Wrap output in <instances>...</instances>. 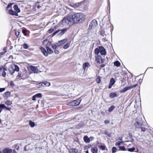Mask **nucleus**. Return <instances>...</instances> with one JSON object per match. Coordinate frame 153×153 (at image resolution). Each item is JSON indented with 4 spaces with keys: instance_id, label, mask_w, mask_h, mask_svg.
Returning a JSON list of instances; mask_svg holds the SVG:
<instances>
[{
    "instance_id": "cd10ccee",
    "label": "nucleus",
    "mask_w": 153,
    "mask_h": 153,
    "mask_svg": "<svg viewBox=\"0 0 153 153\" xmlns=\"http://www.w3.org/2000/svg\"><path fill=\"white\" fill-rule=\"evenodd\" d=\"M115 108L114 105H111L108 109V111L109 112H111Z\"/></svg>"
},
{
    "instance_id": "4d7b16f0",
    "label": "nucleus",
    "mask_w": 153,
    "mask_h": 153,
    "mask_svg": "<svg viewBox=\"0 0 153 153\" xmlns=\"http://www.w3.org/2000/svg\"><path fill=\"white\" fill-rule=\"evenodd\" d=\"M54 53L56 54H58L59 53V51L57 50H54Z\"/></svg>"
},
{
    "instance_id": "f704fd0d",
    "label": "nucleus",
    "mask_w": 153,
    "mask_h": 153,
    "mask_svg": "<svg viewBox=\"0 0 153 153\" xmlns=\"http://www.w3.org/2000/svg\"><path fill=\"white\" fill-rule=\"evenodd\" d=\"M98 61V63H102L104 61V59L101 58L100 60H98V59L97 60Z\"/></svg>"
},
{
    "instance_id": "ddd939ff",
    "label": "nucleus",
    "mask_w": 153,
    "mask_h": 153,
    "mask_svg": "<svg viewBox=\"0 0 153 153\" xmlns=\"http://www.w3.org/2000/svg\"><path fill=\"white\" fill-rule=\"evenodd\" d=\"M69 152L70 153H78V150L75 149H69Z\"/></svg>"
},
{
    "instance_id": "0e129e2a",
    "label": "nucleus",
    "mask_w": 153,
    "mask_h": 153,
    "mask_svg": "<svg viewBox=\"0 0 153 153\" xmlns=\"http://www.w3.org/2000/svg\"><path fill=\"white\" fill-rule=\"evenodd\" d=\"M6 50H4V51L2 52L1 53V54L2 55L6 53Z\"/></svg>"
},
{
    "instance_id": "9b49d317",
    "label": "nucleus",
    "mask_w": 153,
    "mask_h": 153,
    "mask_svg": "<svg viewBox=\"0 0 153 153\" xmlns=\"http://www.w3.org/2000/svg\"><path fill=\"white\" fill-rule=\"evenodd\" d=\"M3 153H12V150L9 148H5L3 149Z\"/></svg>"
},
{
    "instance_id": "39448f33",
    "label": "nucleus",
    "mask_w": 153,
    "mask_h": 153,
    "mask_svg": "<svg viewBox=\"0 0 153 153\" xmlns=\"http://www.w3.org/2000/svg\"><path fill=\"white\" fill-rule=\"evenodd\" d=\"M81 100V99H80L75 100L72 102H69L68 104V105L72 106H77L80 104Z\"/></svg>"
},
{
    "instance_id": "393cba45",
    "label": "nucleus",
    "mask_w": 153,
    "mask_h": 153,
    "mask_svg": "<svg viewBox=\"0 0 153 153\" xmlns=\"http://www.w3.org/2000/svg\"><path fill=\"white\" fill-rule=\"evenodd\" d=\"M114 65L118 67L120 66V63L118 61H116L114 62Z\"/></svg>"
},
{
    "instance_id": "e433bc0d",
    "label": "nucleus",
    "mask_w": 153,
    "mask_h": 153,
    "mask_svg": "<svg viewBox=\"0 0 153 153\" xmlns=\"http://www.w3.org/2000/svg\"><path fill=\"white\" fill-rule=\"evenodd\" d=\"M6 106L4 104H0V109H1L5 108Z\"/></svg>"
},
{
    "instance_id": "a19ab883",
    "label": "nucleus",
    "mask_w": 153,
    "mask_h": 153,
    "mask_svg": "<svg viewBox=\"0 0 153 153\" xmlns=\"http://www.w3.org/2000/svg\"><path fill=\"white\" fill-rule=\"evenodd\" d=\"M35 96L36 97H42V94L41 93H38L35 95Z\"/></svg>"
},
{
    "instance_id": "6ab92c4d",
    "label": "nucleus",
    "mask_w": 153,
    "mask_h": 153,
    "mask_svg": "<svg viewBox=\"0 0 153 153\" xmlns=\"http://www.w3.org/2000/svg\"><path fill=\"white\" fill-rule=\"evenodd\" d=\"M91 152L93 153H97L98 152V149L97 148L95 147H92L91 149Z\"/></svg>"
},
{
    "instance_id": "bf43d9fd",
    "label": "nucleus",
    "mask_w": 153,
    "mask_h": 153,
    "mask_svg": "<svg viewBox=\"0 0 153 153\" xmlns=\"http://www.w3.org/2000/svg\"><path fill=\"white\" fill-rule=\"evenodd\" d=\"M104 123L105 124H108L109 123V121L108 120H105V121Z\"/></svg>"
},
{
    "instance_id": "c9c22d12",
    "label": "nucleus",
    "mask_w": 153,
    "mask_h": 153,
    "mask_svg": "<svg viewBox=\"0 0 153 153\" xmlns=\"http://www.w3.org/2000/svg\"><path fill=\"white\" fill-rule=\"evenodd\" d=\"M5 103L7 105H11V102L9 100H8Z\"/></svg>"
},
{
    "instance_id": "13d9d810",
    "label": "nucleus",
    "mask_w": 153,
    "mask_h": 153,
    "mask_svg": "<svg viewBox=\"0 0 153 153\" xmlns=\"http://www.w3.org/2000/svg\"><path fill=\"white\" fill-rule=\"evenodd\" d=\"M21 76V74L20 73H19L18 75L17 76V78H19Z\"/></svg>"
},
{
    "instance_id": "c756f323",
    "label": "nucleus",
    "mask_w": 153,
    "mask_h": 153,
    "mask_svg": "<svg viewBox=\"0 0 153 153\" xmlns=\"http://www.w3.org/2000/svg\"><path fill=\"white\" fill-rule=\"evenodd\" d=\"M29 125H30V126L32 127H33L35 126L34 123L32 122L31 120L29 121Z\"/></svg>"
},
{
    "instance_id": "473e14b6",
    "label": "nucleus",
    "mask_w": 153,
    "mask_h": 153,
    "mask_svg": "<svg viewBox=\"0 0 153 153\" xmlns=\"http://www.w3.org/2000/svg\"><path fill=\"white\" fill-rule=\"evenodd\" d=\"M79 4L78 3H76L74 4H73L71 5V6L74 8H76L78 7L79 6Z\"/></svg>"
},
{
    "instance_id": "338daca9",
    "label": "nucleus",
    "mask_w": 153,
    "mask_h": 153,
    "mask_svg": "<svg viewBox=\"0 0 153 153\" xmlns=\"http://www.w3.org/2000/svg\"><path fill=\"white\" fill-rule=\"evenodd\" d=\"M105 66V65L104 64H102L100 65V67L102 68H103Z\"/></svg>"
},
{
    "instance_id": "de8ad7c7",
    "label": "nucleus",
    "mask_w": 153,
    "mask_h": 153,
    "mask_svg": "<svg viewBox=\"0 0 153 153\" xmlns=\"http://www.w3.org/2000/svg\"><path fill=\"white\" fill-rule=\"evenodd\" d=\"M54 31V29L53 28H51L48 30V32L49 33H51Z\"/></svg>"
},
{
    "instance_id": "680f3d73",
    "label": "nucleus",
    "mask_w": 153,
    "mask_h": 153,
    "mask_svg": "<svg viewBox=\"0 0 153 153\" xmlns=\"http://www.w3.org/2000/svg\"><path fill=\"white\" fill-rule=\"evenodd\" d=\"M89 138L90 139V141L93 140L94 139V138L93 137H91L90 138Z\"/></svg>"
},
{
    "instance_id": "3c124183",
    "label": "nucleus",
    "mask_w": 153,
    "mask_h": 153,
    "mask_svg": "<svg viewBox=\"0 0 153 153\" xmlns=\"http://www.w3.org/2000/svg\"><path fill=\"white\" fill-rule=\"evenodd\" d=\"M140 128H141V131H145V128L141 126Z\"/></svg>"
},
{
    "instance_id": "5fc2aeb1",
    "label": "nucleus",
    "mask_w": 153,
    "mask_h": 153,
    "mask_svg": "<svg viewBox=\"0 0 153 153\" xmlns=\"http://www.w3.org/2000/svg\"><path fill=\"white\" fill-rule=\"evenodd\" d=\"M10 86H13L14 85V84L13 81H11L10 83Z\"/></svg>"
},
{
    "instance_id": "58836bf2",
    "label": "nucleus",
    "mask_w": 153,
    "mask_h": 153,
    "mask_svg": "<svg viewBox=\"0 0 153 153\" xmlns=\"http://www.w3.org/2000/svg\"><path fill=\"white\" fill-rule=\"evenodd\" d=\"M60 31V30H58L56 31L55 32H54L52 34V36H54L57 33H58V32H59V31Z\"/></svg>"
},
{
    "instance_id": "c03bdc74",
    "label": "nucleus",
    "mask_w": 153,
    "mask_h": 153,
    "mask_svg": "<svg viewBox=\"0 0 153 153\" xmlns=\"http://www.w3.org/2000/svg\"><path fill=\"white\" fill-rule=\"evenodd\" d=\"M23 46L24 48L25 49H27L28 48V46L26 44H25V43L23 45Z\"/></svg>"
},
{
    "instance_id": "2eb2a0df",
    "label": "nucleus",
    "mask_w": 153,
    "mask_h": 153,
    "mask_svg": "<svg viewBox=\"0 0 153 153\" xmlns=\"http://www.w3.org/2000/svg\"><path fill=\"white\" fill-rule=\"evenodd\" d=\"M13 8L15 11L17 13L20 12V10L18 8V6L17 5L15 4L13 6Z\"/></svg>"
},
{
    "instance_id": "f03ea898",
    "label": "nucleus",
    "mask_w": 153,
    "mask_h": 153,
    "mask_svg": "<svg viewBox=\"0 0 153 153\" xmlns=\"http://www.w3.org/2000/svg\"><path fill=\"white\" fill-rule=\"evenodd\" d=\"M72 15L75 23H81L85 19V16L82 13H73Z\"/></svg>"
},
{
    "instance_id": "c85d7f7f",
    "label": "nucleus",
    "mask_w": 153,
    "mask_h": 153,
    "mask_svg": "<svg viewBox=\"0 0 153 153\" xmlns=\"http://www.w3.org/2000/svg\"><path fill=\"white\" fill-rule=\"evenodd\" d=\"M94 53L98 55L99 53H100V50L99 48H96L94 51Z\"/></svg>"
},
{
    "instance_id": "423d86ee",
    "label": "nucleus",
    "mask_w": 153,
    "mask_h": 153,
    "mask_svg": "<svg viewBox=\"0 0 153 153\" xmlns=\"http://www.w3.org/2000/svg\"><path fill=\"white\" fill-rule=\"evenodd\" d=\"M97 25V20L96 19H93L91 22L88 27V29H91L96 27Z\"/></svg>"
},
{
    "instance_id": "f257e3e1",
    "label": "nucleus",
    "mask_w": 153,
    "mask_h": 153,
    "mask_svg": "<svg viewBox=\"0 0 153 153\" xmlns=\"http://www.w3.org/2000/svg\"><path fill=\"white\" fill-rule=\"evenodd\" d=\"M75 23L72 14H70L68 16L64 17L63 19L62 24L64 26H71Z\"/></svg>"
},
{
    "instance_id": "79ce46f5",
    "label": "nucleus",
    "mask_w": 153,
    "mask_h": 153,
    "mask_svg": "<svg viewBox=\"0 0 153 153\" xmlns=\"http://www.w3.org/2000/svg\"><path fill=\"white\" fill-rule=\"evenodd\" d=\"M119 148H120V150L122 151H125L126 150L125 148V147L123 146H120L119 147Z\"/></svg>"
},
{
    "instance_id": "0eeeda50",
    "label": "nucleus",
    "mask_w": 153,
    "mask_h": 153,
    "mask_svg": "<svg viewBox=\"0 0 153 153\" xmlns=\"http://www.w3.org/2000/svg\"><path fill=\"white\" fill-rule=\"evenodd\" d=\"M99 48L100 49V53L102 55H106V52L105 49L102 46H100L99 47Z\"/></svg>"
},
{
    "instance_id": "a211bd4d",
    "label": "nucleus",
    "mask_w": 153,
    "mask_h": 153,
    "mask_svg": "<svg viewBox=\"0 0 153 153\" xmlns=\"http://www.w3.org/2000/svg\"><path fill=\"white\" fill-rule=\"evenodd\" d=\"M84 141L87 143H89L90 142V139L87 136H85L83 137Z\"/></svg>"
},
{
    "instance_id": "aec40b11",
    "label": "nucleus",
    "mask_w": 153,
    "mask_h": 153,
    "mask_svg": "<svg viewBox=\"0 0 153 153\" xmlns=\"http://www.w3.org/2000/svg\"><path fill=\"white\" fill-rule=\"evenodd\" d=\"M46 48L47 50L48 53L49 54H51L53 53V51L48 46H47L46 47Z\"/></svg>"
},
{
    "instance_id": "2f4dec72",
    "label": "nucleus",
    "mask_w": 153,
    "mask_h": 153,
    "mask_svg": "<svg viewBox=\"0 0 153 153\" xmlns=\"http://www.w3.org/2000/svg\"><path fill=\"white\" fill-rule=\"evenodd\" d=\"M95 58L96 61L98 62V61L97 60L98 59V60H100L102 58L100 56L97 55L95 56Z\"/></svg>"
},
{
    "instance_id": "72a5a7b5",
    "label": "nucleus",
    "mask_w": 153,
    "mask_h": 153,
    "mask_svg": "<svg viewBox=\"0 0 153 153\" xmlns=\"http://www.w3.org/2000/svg\"><path fill=\"white\" fill-rule=\"evenodd\" d=\"M57 44H52L51 45V47L53 49H56L57 47Z\"/></svg>"
},
{
    "instance_id": "f3484780",
    "label": "nucleus",
    "mask_w": 153,
    "mask_h": 153,
    "mask_svg": "<svg viewBox=\"0 0 153 153\" xmlns=\"http://www.w3.org/2000/svg\"><path fill=\"white\" fill-rule=\"evenodd\" d=\"M118 96L117 94L115 93L112 92L110 93L109 97L111 98L117 97Z\"/></svg>"
},
{
    "instance_id": "e2e57ef3",
    "label": "nucleus",
    "mask_w": 153,
    "mask_h": 153,
    "mask_svg": "<svg viewBox=\"0 0 153 153\" xmlns=\"http://www.w3.org/2000/svg\"><path fill=\"white\" fill-rule=\"evenodd\" d=\"M19 33H20L19 32H15V34L16 35V36H18V35H19Z\"/></svg>"
},
{
    "instance_id": "bb28decb",
    "label": "nucleus",
    "mask_w": 153,
    "mask_h": 153,
    "mask_svg": "<svg viewBox=\"0 0 153 153\" xmlns=\"http://www.w3.org/2000/svg\"><path fill=\"white\" fill-rule=\"evenodd\" d=\"M14 67V71H16L18 72L19 71V68L16 65H15Z\"/></svg>"
},
{
    "instance_id": "a878e982",
    "label": "nucleus",
    "mask_w": 153,
    "mask_h": 153,
    "mask_svg": "<svg viewBox=\"0 0 153 153\" xmlns=\"http://www.w3.org/2000/svg\"><path fill=\"white\" fill-rule=\"evenodd\" d=\"M99 148L102 150H107V149L106 148L105 146V145H100L99 146Z\"/></svg>"
},
{
    "instance_id": "b1692460",
    "label": "nucleus",
    "mask_w": 153,
    "mask_h": 153,
    "mask_svg": "<svg viewBox=\"0 0 153 153\" xmlns=\"http://www.w3.org/2000/svg\"><path fill=\"white\" fill-rule=\"evenodd\" d=\"M67 28H65L63 29H62L60 30V31H61V33H60V34L61 35H62L64 34L65 32L67 30Z\"/></svg>"
},
{
    "instance_id": "69168bd1",
    "label": "nucleus",
    "mask_w": 153,
    "mask_h": 153,
    "mask_svg": "<svg viewBox=\"0 0 153 153\" xmlns=\"http://www.w3.org/2000/svg\"><path fill=\"white\" fill-rule=\"evenodd\" d=\"M112 85H111L109 83V86H108V88L109 89L111 88Z\"/></svg>"
},
{
    "instance_id": "6e6552de",
    "label": "nucleus",
    "mask_w": 153,
    "mask_h": 153,
    "mask_svg": "<svg viewBox=\"0 0 153 153\" xmlns=\"http://www.w3.org/2000/svg\"><path fill=\"white\" fill-rule=\"evenodd\" d=\"M30 70L32 73H37L38 72V69L37 68L34 66H30Z\"/></svg>"
},
{
    "instance_id": "49530a36",
    "label": "nucleus",
    "mask_w": 153,
    "mask_h": 153,
    "mask_svg": "<svg viewBox=\"0 0 153 153\" xmlns=\"http://www.w3.org/2000/svg\"><path fill=\"white\" fill-rule=\"evenodd\" d=\"M96 82L97 83H100L101 82V79L99 78H97L96 79Z\"/></svg>"
},
{
    "instance_id": "7c9ffc66",
    "label": "nucleus",
    "mask_w": 153,
    "mask_h": 153,
    "mask_svg": "<svg viewBox=\"0 0 153 153\" xmlns=\"http://www.w3.org/2000/svg\"><path fill=\"white\" fill-rule=\"evenodd\" d=\"M115 82V80L113 78H111V79L110 84L112 85H113L114 84Z\"/></svg>"
},
{
    "instance_id": "f8f14e48",
    "label": "nucleus",
    "mask_w": 153,
    "mask_h": 153,
    "mask_svg": "<svg viewBox=\"0 0 153 153\" xmlns=\"http://www.w3.org/2000/svg\"><path fill=\"white\" fill-rule=\"evenodd\" d=\"M67 39H64L59 41L58 42L56 43L57 45L59 46L63 44L66 42L67 41Z\"/></svg>"
},
{
    "instance_id": "dca6fc26",
    "label": "nucleus",
    "mask_w": 153,
    "mask_h": 153,
    "mask_svg": "<svg viewBox=\"0 0 153 153\" xmlns=\"http://www.w3.org/2000/svg\"><path fill=\"white\" fill-rule=\"evenodd\" d=\"M9 71L10 74L12 75L15 72L14 67L12 66H10L9 68Z\"/></svg>"
},
{
    "instance_id": "412c9836",
    "label": "nucleus",
    "mask_w": 153,
    "mask_h": 153,
    "mask_svg": "<svg viewBox=\"0 0 153 153\" xmlns=\"http://www.w3.org/2000/svg\"><path fill=\"white\" fill-rule=\"evenodd\" d=\"M84 125V123H80L76 126V128H80Z\"/></svg>"
},
{
    "instance_id": "6e6d98bb",
    "label": "nucleus",
    "mask_w": 153,
    "mask_h": 153,
    "mask_svg": "<svg viewBox=\"0 0 153 153\" xmlns=\"http://www.w3.org/2000/svg\"><path fill=\"white\" fill-rule=\"evenodd\" d=\"M36 96H35V95H34L33 96L32 98V100H36Z\"/></svg>"
},
{
    "instance_id": "864d4df0",
    "label": "nucleus",
    "mask_w": 153,
    "mask_h": 153,
    "mask_svg": "<svg viewBox=\"0 0 153 153\" xmlns=\"http://www.w3.org/2000/svg\"><path fill=\"white\" fill-rule=\"evenodd\" d=\"M2 76L3 77H5L6 75V73L4 72V71L2 73Z\"/></svg>"
},
{
    "instance_id": "a18cd8bd",
    "label": "nucleus",
    "mask_w": 153,
    "mask_h": 153,
    "mask_svg": "<svg viewBox=\"0 0 153 153\" xmlns=\"http://www.w3.org/2000/svg\"><path fill=\"white\" fill-rule=\"evenodd\" d=\"M123 143V142H119V141H118L117 142H116V143H115V145L116 146H120V145L122 143Z\"/></svg>"
},
{
    "instance_id": "4468645a",
    "label": "nucleus",
    "mask_w": 153,
    "mask_h": 153,
    "mask_svg": "<svg viewBox=\"0 0 153 153\" xmlns=\"http://www.w3.org/2000/svg\"><path fill=\"white\" fill-rule=\"evenodd\" d=\"M8 13L11 15H15L16 16H17L18 15V14L15 11H14L12 10H8Z\"/></svg>"
},
{
    "instance_id": "7ed1b4c3",
    "label": "nucleus",
    "mask_w": 153,
    "mask_h": 153,
    "mask_svg": "<svg viewBox=\"0 0 153 153\" xmlns=\"http://www.w3.org/2000/svg\"><path fill=\"white\" fill-rule=\"evenodd\" d=\"M134 125L136 128H140L143 124V121L140 116H139L136 119Z\"/></svg>"
},
{
    "instance_id": "37998d69",
    "label": "nucleus",
    "mask_w": 153,
    "mask_h": 153,
    "mask_svg": "<svg viewBox=\"0 0 153 153\" xmlns=\"http://www.w3.org/2000/svg\"><path fill=\"white\" fill-rule=\"evenodd\" d=\"M69 47V45L68 44H67L64 46V48L65 49L68 48Z\"/></svg>"
},
{
    "instance_id": "1a4fd4ad",
    "label": "nucleus",
    "mask_w": 153,
    "mask_h": 153,
    "mask_svg": "<svg viewBox=\"0 0 153 153\" xmlns=\"http://www.w3.org/2000/svg\"><path fill=\"white\" fill-rule=\"evenodd\" d=\"M39 48L41 50L44 56H48V52L44 48L42 47H40Z\"/></svg>"
},
{
    "instance_id": "9d476101",
    "label": "nucleus",
    "mask_w": 153,
    "mask_h": 153,
    "mask_svg": "<svg viewBox=\"0 0 153 153\" xmlns=\"http://www.w3.org/2000/svg\"><path fill=\"white\" fill-rule=\"evenodd\" d=\"M44 84L45 85H46L47 86H49L50 85V83L49 82L46 81H45L43 82H42L41 83H40L39 84V86H42V85Z\"/></svg>"
},
{
    "instance_id": "052dcab7",
    "label": "nucleus",
    "mask_w": 153,
    "mask_h": 153,
    "mask_svg": "<svg viewBox=\"0 0 153 153\" xmlns=\"http://www.w3.org/2000/svg\"><path fill=\"white\" fill-rule=\"evenodd\" d=\"M5 108L6 110H10V108L6 106Z\"/></svg>"
},
{
    "instance_id": "20e7f679",
    "label": "nucleus",
    "mask_w": 153,
    "mask_h": 153,
    "mask_svg": "<svg viewBox=\"0 0 153 153\" xmlns=\"http://www.w3.org/2000/svg\"><path fill=\"white\" fill-rule=\"evenodd\" d=\"M137 85V84H136L133 85L126 87L123 90H121L120 92L121 93H124L129 89L136 87Z\"/></svg>"
},
{
    "instance_id": "4c0bfd02",
    "label": "nucleus",
    "mask_w": 153,
    "mask_h": 153,
    "mask_svg": "<svg viewBox=\"0 0 153 153\" xmlns=\"http://www.w3.org/2000/svg\"><path fill=\"white\" fill-rule=\"evenodd\" d=\"M135 150V148L134 147H133L131 148H129L128 149V151L129 152H132L134 151Z\"/></svg>"
},
{
    "instance_id": "09e8293b",
    "label": "nucleus",
    "mask_w": 153,
    "mask_h": 153,
    "mask_svg": "<svg viewBox=\"0 0 153 153\" xmlns=\"http://www.w3.org/2000/svg\"><path fill=\"white\" fill-rule=\"evenodd\" d=\"M22 33L24 34V35L26 36L27 34L26 33V31L25 30H22Z\"/></svg>"
},
{
    "instance_id": "603ef678",
    "label": "nucleus",
    "mask_w": 153,
    "mask_h": 153,
    "mask_svg": "<svg viewBox=\"0 0 153 153\" xmlns=\"http://www.w3.org/2000/svg\"><path fill=\"white\" fill-rule=\"evenodd\" d=\"M12 4L11 3H9L7 5V9H8L9 8V7H11L12 6Z\"/></svg>"
},
{
    "instance_id": "4be33fe9",
    "label": "nucleus",
    "mask_w": 153,
    "mask_h": 153,
    "mask_svg": "<svg viewBox=\"0 0 153 153\" xmlns=\"http://www.w3.org/2000/svg\"><path fill=\"white\" fill-rule=\"evenodd\" d=\"M10 92L9 91H7L4 93V97H10Z\"/></svg>"
},
{
    "instance_id": "ea45409f",
    "label": "nucleus",
    "mask_w": 153,
    "mask_h": 153,
    "mask_svg": "<svg viewBox=\"0 0 153 153\" xmlns=\"http://www.w3.org/2000/svg\"><path fill=\"white\" fill-rule=\"evenodd\" d=\"M117 148L115 147H113L112 148V152L113 153H114L115 152H116V151L117 150Z\"/></svg>"
},
{
    "instance_id": "8fccbe9b",
    "label": "nucleus",
    "mask_w": 153,
    "mask_h": 153,
    "mask_svg": "<svg viewBox=\"0 0 153 153\" xmlns=\"http://www.w3.org/2000/svg\"><path fill=\"white\" fill-rule=\"evenodd\" d=\"M5 90V88H0V92H1L4 91Z\"/></svg>"
},
{
    "instance_id": "5701e85b",
    "label": "nucleus",
    "mask_w": 153,
    "mask_h": 153,
    "mask_svg": "<svg viewBox=\"0 0 153 153\" xmlns=\"http://www.w3.org/2000/svg\"><path fill=\"white\" fill-rule=\"evenodd\" d=\"M89 66V64L87 62L83 64V68L85 70L86 67L88 68Z\"/></svg>"
},
{
    "instance_id": "774afa93",
    "label": "nucleus",
    "mask_w": 153,
    "mask_h": 153,
    "mask_svg": "<svg viewBox=\"0 0 153 153\" xmlns=\"http://www.w3.org/2000/svg\"><path fill=\"white\" fill-rule=\"evenodd\" d=\"M13 153H17V152L15 149H14L13 150Z\"/></svg>"
}]
</instances>
